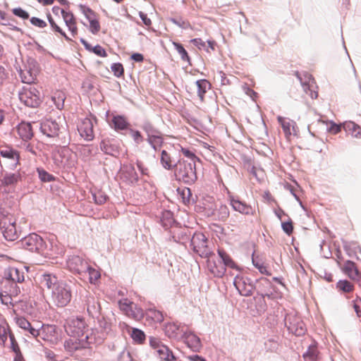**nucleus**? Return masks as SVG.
<instances>
[{"instance_id": "1", "label": "nucleus", "mask_w": 361, "mask_h": 361, "mask_svg": "<svg viewBox=\"0 0 361 361\" xmlns=\"http://www.w3.org/2000/svg\"><path fill=\"white\" fill-rule=\"evenodd\" d=\"M270 281L266 278H261L259 280L254 281L252 279L247 276L237 275L233 280V285L238 290L239 293L245 297L252 295L254 290H257L258 295H262V298H270V295L267 293H262L259 289V286H269Z\"/></svg>"}, {"instance_id": "2", "label": "nucleus", "mask_w": 361, "mask_h": 361, "mask_svg": "<svg viewBox=\"0 0 361 361\" xmlns=\"http://www.w3.org/2000/svg\"><path fill=\"white\" fill-rule=\"evenodd\" d=\"M176 180L186 185H192L197 179L196 164L184 159H179L173 165Z\"/></svg>"}, {"instance_id": "3", "label": "nucleus", "mask_w": 361, "mask_h": 361, "mask_svg": "<svg viewBox=\"0 0 361 361\" xmlns=\"http://www.w3.org/2000/svg\"><path fill=\"white\" fill-rule=\"evenodd\" d=\"M64 328L67 334L71 337L84 338L87 334L92 336L85 319L81 317L69 318Z\"/></svg>"}, {"instance_id": "4", "label": "nucleus", "mask_w": 361, "mask_h": 361, "mask_svg": "<svg viewBox=\"0 0 361 361\" xmlns=\"http://www.w3.org/2000/svg\"><path fill=\"white\" fill-rule=\"evenodd\" d=\"M22 103L31 108L38 107L42 102L41 92L32 85L24 86L18 93Z\"/></svg>"}, {"instance_id": "5", "label": "nucleus", "mask_w": 361, "mask_h": 361, "mask_svg": "<svg viewBox=\"0 0 361 361\" xmlns=\"http://www.w3.org/2000/svg\"><path fill=\"white\" fill-rule=\"evenodd\" d=\"M58 119L49 118L42 120L39 127L42 134L49 138L61 140L60 136L65 132V128L61 123V118Z\"/></svg>"}, {"instance_id": "6", "label": "nucleus", "mask_w": 361, "mask_h": 361, "mask_svg": "<svg viewBox=\"0 0 361 361\" xmlns=\"http://www.w3.org/2000/svg\"><path fill=\"white\" fill-rule=\"evenodd\" d=\"M190 245L193 252L202 258L209 259L212 255H214L208 246L207 238L201 232L193 233L190 239Z\"/></svg>"}, {"instance_id": "7", "label": "nucleus", "mask_w": 361, "mask_h": 361, "mask_svg": "<svg viewBox=\"0 0 361 361\" xmlns=\"http://www.w3.org/2000/svg\"><path fill=\"white\" fill-rule=\"evenodd\" d=\"M20 247L32 252L44 253L47 248L46 242L37 233H30L20 241Z\"/></svg>"}, {"instance_id": "8", "label": "nucleus", "mask_w": 361, "mask_h": 361, "mask_svg": "<svg viewBox=\"0 0 361 361\" xmlns=\"http://www.w3.org/2000/svg\"><path fill=\"white\" fill-rule=\"evenodd\" d=\"M51 298L58 307L66 306L72 298L71 287L63 281L59 282L51 291Z\"/></svg>"}, {"instance_id": "9", "label": "nucleus", "mask_w": 361, "mask_h": 361, "mask_svg": "<svg viewBox=\"0 0 361 361\" xmlns=\"http://www.w3.org/2000/svg\"><path fill=\"white\" fill-rule=\"evenodd\" d=\"M94 337L88 334L84 338L71 337L64 341V348L70 354H73L77 350L86 348L88 345L93 343Z\"/></svg>"}, {"instance_id": "10", "label": "nucleus", "mask_w": 361, "mask_h": 361, "mask_svg": "<svg viewBox=\"0 0 361 361\" xmlns=\"http://www.w3.org/2000/svg\"><path fill=\"white\" fill-rule=\"evenodd\" d=\"M285 326L290 333L296 336L304 335L307 331L304 322L300 317L294 313H288L284 318Z\"/></svg>"}, {"instance_id": "11", "label": "nucleus", "mask_w": 361, "mask_h": 361, "mask_svg": "<svg viewBox=\"0 0 361 361\" xmlns=\"http://www.w3.org/2000/svg\"><path fill=\"white\" fill-rule=\"evenodd\" d=\"M89 263L82 256L78 255H72L68 256L66 259L67 269L73 274H78L81 276L88 269Z\"/></svg>"}, {"instance_id": "12", "label": "nucleus", "mask_w": 361, "mask_h": 361, "mask_svg": "<svg viewBox=\"0 0 361 361\" xmlns=\"http://www.w3.org/2000/svg\"><path fill=\"white\" fill-rule=\"evenodd\" d=\"M0 155L4 159L3 161H0V165H3L9 170H15L19 164L20 155L17 150L12 147H6L0 149Z\"/></svg>"}, {"instance_id": "13", "label": "nucleus", "mask_w": 361, "mask_h": 361, "mask_svg": "<svg viewBox=\"0 0 361 361\" xmlns=\"http://www.w3.org/2000/svg\"><path fill=\"white\" fill-rule=\"evenodd\" d=\"M149 345L155 350V353L161 360L175 361L176 357L169 348L163 344L159 338L149 337Z\"/></svg>"}, {"instance_id": "14", "label": "nucleus", "mask_w": 361, "mask_h": 361, "mask_svg": "<svg viewBox=\"0 0 361 361\" xmlns=\"http://www.w3.org/2000/svg\"><path fill=\"white\" fill-rule=\"evenodd\" d=\"M2 281L11 283V286H14L15 290H10L11 293L18 294L20 292L16 283H21L24 281V273L16 267H10L5 272L4 277L1 279Z\"/></svg>"}, {"instance_id": "15", "label": "nucleus", "mask_w": 361, "mask_h": 361, "mask_svg": "<svg viewBox=\"0 0 361 361\" xmlns=\"http://www.w3.org/2000/svg\"><path fill=\"white\" fill-rule=\"evenodd\" d=\"M120 178L128 185H135L139 180L138 174L132 164H123L120 168Z\"/></svg>"}, {"instance_id": "16", "label": "nucleus", "mask_w": 361, "mask_h": 361, "mask_svg": "<svg viewBox=\"0 0 361 361\" xmlns=\"http://www.w3.org/2000/svg\"><path fill=\"white\" fill-rule=\"evenodd\" d=\"M191 239V233L188 228L174 227L170 231L169 240L176 243L185 245Z\"/></svg>"}, {"instance_id": "17", "label": "nucleus", "mask_w": 361, "mask_h": 361, "mask_svg": "<svg viewBox=\"0 0 361 361\" xmlns=\"http://www.w3.org/2000/svg\"><path fill=\"white\" fill-rule=\"evenodd\" d=\"M297 78L300 82V84L303 88L304 92L308 94L311 98L316 99L318 96L317 92L312 90L314 87V78L312 76L307 73H297Z\"/></svg>"}, {"instance_id": "18", "label": "nucleus", "mask_w": 361, "mask_h": 361, "mask_svg": "<svg viewBox=\"0 0 361 361\" xmlns=\"http://www.w3.org/2000/svg\"><path fill=\"white\" fill-rule=\"evenodd\" d=\"M181 339L186 344L188 348L195 353L200 352L202 348L200 338L192 331H185L181 335Z\"/></svg>"}, {"instance_id": "19", "label": "nucleus", "mask_w": 361, "mask_h": 361, "mask_svg": "<svg viewBox=\"0 0 361 361\" xmlns=\"http://www.w3.org/2000/svg\"><path fill=\"white\" fill-rule=\"evenodd\" d=\"M1 231L6 240L13 241L19 238L20 235L16 228L15 220L9 219L8 224L6 221L4 222V225L1 226Z\"/></svg>"}, {"instance_id": "20", "label": "nucleus", "mask_w": 361, "mask_h": 361, "mask_svg": "<svg viewBox=\"0 0 361 361\" xmlns=\"http://www.w3.org/2000/svg\"><path fill=\"white\" fill-rule=\"evenodd\" d=\"M25 331L27 332L30 334V336L32 338H37L38 337L45 340L44 334L45 333H49L50 335H53L55 334L56 329L54 326H44L42 325L40 327L34 326L31 323L30 324V326L27 329H25Z\"/></svg>"}, {"instance_id": "21", "label": "nucleus", "mask_w": 361, "mask_h": 361, "mask_svg": "<svg viewBox=\"0 0 361 361\" xmlns=\"http://www.w3.org/2000/svg\"><path fill=\"white\" fill-rule=\"evenodd\" d=\"M21 180V174L19 171L15 173L6 172L0 178V187L13 188Z\"/></svg>"}, {"instance_id": "22", "label": "nucleus", "mask_w": 361, "mask_h": 361, "mask_svg": "<svg viewBox=\"0 0 361 361\" xmlns=\"http://www.w3.org/2000/svg\"><path fill=\"white\" fill-rule=\"evenodd\" d=\"M100 149L106 154L118 157L119 154V145L117 141L113 139H105L100 142Z\"/></svg>"}, {"instance_id": "23", "label": "nucleus", "mask_w": 361, "mask_h": 361, "mask_svg": "<svg viewBox=\"0 0 361 361\" xmlns=\"http://www.w3.org/2000/svg\"><path fill=\"white\" fill-rule=\"evenodd\" d=\"M184 326L177 322L167 323L164 326L165 334L170 338H179L183 334Z\"/></svg>"}, {"instance_id": "24", "label": "nucleus", "mask_w": 361, "mask_h": 361, "mask_svg": "<svg viewBox=\"0 0 361 361\" xmlns=\"http://www.w3.org/2000/svg\"><path fill=\"white\" fill-rule=\"evenodd\" d=\"M86 305L89 315L93 319L99 317L102 315L100 304L93 296L90 295L87 297Z\"/></svg>"}, {"instance_id": "25", "label": "nucleus", "mask_w": 361, "mask_h": 361, "mask_svg": "<svg viewBox=\"0 0 361 361\" xmlns=\"http://www.w3.org/2000/svg\"><path fill=\"white\" fill-rule=\"evenodd\" d=\"M123 310L126 311L127 314L136 320L141 319L144 316L143 310L139 307L136 304L133 302H125L122 304Z\"/></svg>"}, {"instance_id": "26", "label": "nucleus", "mask_w": 361, "mask_h": 361, "mask_svg": "<svg viewBox=\"0 0 361 361\" xmlns=\"http://www.w3.org/2000/svg\"><path fill=\"white\" fill-rule=\"evenodd\" d=\"M80 135L86 140H92L94 138L93 125L92 121L85 118L78 126Z\"/></svg>"}, {"instance_id": "27", "label": "nucleus", "mask_w": 361, "mask_h": 361, "mask_svg": "<svg viewBox=\"0 0 361 361\" xmlns=\"http://www.w3.org/2000/svg\"><path fill=\"white\" fill-rule=\"evenodd\" d=\"M58 278L53 274L45 273L40 276L39 282L42 287H47L49 290H53L59 284Z\"/></svg>"}, {"instance_id": "28", "label": "nucleus", "mask_w": 361, "mask_h": 361, "mask_svg": "<svg viewBox=\"0 0 361 361\" xmlns=\"http://www.w3.org/2000/svg\"><path fill=\"white\" fill-rule=\"evenodd\" d=\"M19 136L24 141H27L33 137V131L30 123L21 122L17 128Z\"/></svg>"}, {"instance_id": "29", "label": "nucleus", "mask_w": 361, "mask_h": 361, "mask_svg": "<svg viewBox=\"0 0 361 361\" xmlns=\"http://www.w3.org/2000/svg\"><path fill=\"white\" fill-rule=\"evenodd\" d=\"M207 267L211 274L215 277L222 278L226 271V268L221 264H217L214 261L207 260Z\"/></svg>"}, {"instance_id": "30", "label": "nucleus", "mask_w": 361, "mask_h": 361, "mask_svg": "<svg viewBox=\"0 0 361 361\" xmlns=\"http://www.w3.org/2000/svg\"><path fill=\"white\" fill-rule=\"evenodd\" d=\"M100 277V272L97 269L92 267L90 264H88L87 270L85 273H82L80 279L87 278L90 283L96 284L99 280Z\"/></svg>"}, {"instance_id": "31", "label": "nucleus", "mask_w": 361, "mask_h": 361, "mask_svg": "<svg viewBox=\"0 0 361 361\" xmlns=\"http://www.w3.org/2000/svg\"><path fill=\"white\" fill-rule=\"evenodd\" d=\"M231 205L235 211L243 214H249L252 210L250 206L234 197L231 198Z\"/></svg>"}, {"instance_id": "32", "label": "nucleus", "mask_w": 361, "mask_h": 361, "mask_svg": "<svg viewBox=\"0 0 361 361\" xmlns=\"http://www.w3.org/2000/svg\"><path fill=\"white\" fill-rule=\"evenodd\" d=\"M218 255L223 262V265L226 268L229 267L233 269L239 270V267L237 264L232 259L229 255H228L224 250L219 249Z\"/></svg>"}, {"instance_id": "33", "label": "nucleus", "mask_w": 361, "mask_h": 361, "mask_svg": "<svg viewBox=\"0 0 361 361\" xmlns=\"http://www.w3.org/2000/svg\"><path fill=\"white\" fill-rule=\"evenodd\" d=\"M111 122L116 131L126 130L130 126L126 117L121 115L114 116Z\"/></svg>"}, {"instance_id": "34", "label": "nucleus", "mask_w": 361, "mask_h": 361, "mask_svg": "<svg viewBox=\"0 0 361 361\" xmlns=\"http://www.w3.org/2000/svg\"><path fill=\"white\" fill-rule=\"evenodd\" d=\"M19 75L21 78V81L23 83H26L28 85H31L36 79V73L32 71L30 68H25V69H20Z\"/></svg>"}, {"instance_id": "35", "label": "nucleus", "mask_w": 361, "mask_h": 361, "mask_svg": "<svg viewBox=\"0 0 361 361\" xmlns=\"http://www.w3.org/2000/svg\"><path fill=\"white\" fill-rule=\"evenodd\" d=\"M345 273L353 280H355L360 277V272L355 262L348 260L344 265Z\"/></svg>"}, {"instance_id": "36", "label": "nucleus", "mask_w": 361, "mask_h": 361, "mask_svg": "<svg viewBox=\"0 0 361 361\" xmlns=\"http://www.w3.org/2000/svg\"><path fill=\"white\" fill-rule=\"evenodd\" d=\"M160 222L165 230L171 228L176 223L173 213L169 210L164 211L161 214Z\"/></svg>"}, {"instance_id": "37", "label": "nucleus", "mask_w": 361, "mask_h": 361, "mask_svg": "<svg viewBox=\"0 0 361 361\" xmlns=\"http://www.w3.org/2000/svg\"><path fill=\"white\" fill-rule=\"evenodd\" d=\"M343 128L354 137H358L361 135V127L355 122L345 121L343 123Z\"/></svg>"}, {"instance_id": "38", "label": "nucleus", "mask_w": 361, "mask_h": 361, "mask_svg": "<svg viewBox=\"0 0 361 361\" xmlns=\"http://www.w3.org/2000/svg\"><path fill=\"white\" fill-rule=\"evenodd\" d=\"M229 216V210L226 205L220 204L216 207L213 219L216 221H225Z\"/></svg>"}, {"instance_id": "39", "label": "nucleus", "mask_w": 361, "mask_h": 361, "mask_svg": "<svg viewBox=\"0 0 361 361\" xmlns=\"http://www.w3.org/2000/svg\"><path fill=\"white\" fill-rule=\"evenodd\" d=\"M196 85L197 87V95L202 100L204 94L211 87L209 82L205 79H201L196 81Z\"/></svg>"}, {"instance_id": "40", "label": "nucleus", "mask_w": 361, "mask_h": 361, "mask_svg": "<svg viewBox=\"0 0 361 361\" xmlns=\"http://www.w3.org/2000/svg\"><path fill=\"white\" fill-rule=\"evenodd\" d=\"M319 351L315 344L310 345L307 351L303 354V357L306 360L317 361L318 358Z\"/></svg>"}, {"instance_id": "41", "label": "nucleus", "mask_w": 361, "mask_h": 361, "mask_svg": "<svg viewBox=\"0 0 361 361\" xmlns=\"http://www.w3.org/2000/svg\"><path fill=\"white\" fill-rule=\"evenodd\" d=\"M142 129L145 132L147 138L153 137L161 133V132L149 121H145L142 123Z\"/></svg>"}, {"instance_id": "42", "label": "nucleus", "mask_w": 361, "mask_h": 361, "mask_svg": "<svg viewBox=\"0 0 361 361\" xmlns=\"http://www.w3.org/2000/svg\"><path fill=\"white\" fill-rule=\"evenodd\" d=\"M160 162L161 166L166 170H171L173 169L174 164H172L171 156L164 149L161 152Z\"/></svg>"}, {"instance_id": "43", "label": "nucleus", "mask_w": 361, "mask_h": 361, "mask_svg": "<svg viewBox=\"0 0 361 361\" xmlns=\"http://www.w3.org/2000/svg\"><path fill=\"white\" fill-rule=\"evenodd\" d=\"M168 20L171 22L173 24L176 26L180 27L183 30H187L191 28V25L188 20L183 19L182 17H170Z\"/></svg>"}, {"instance_id": "44", "label": "nucleus", "mask_w": 361, "mask_h": 361, "mask_svg": "<svg viewBox=\"0 0 361 361\" xmlns=\"http://www.w3.org/2000/svg\"><path fill=\"white\" fill-rule=\"evenodd\" d=\"M95 319L102 333L107 334L111 331V323L102 314Z\"/></svg>"}, {"instance_id": "45", "label": "nucleus", "mask_w": 361, "mask_h": 361, "mask_svg": "<svg viewBox=\"0 0 361 361\" xmlns=\"http://www.w3.org/2000/svg\"><path fill=\"white\" fill-rule=\"evenodd\" d=\"M172 44L173 45L175 49L178 51V53L180 56V59L183 61H187L189 63H190V56H188V54L187 51L185 50V49L183 47V46L180 43L176 42H173Z\"/></svg>"}, {"instance_id": "46", "label": "nucleus", "mask_w": 361, "mask_h": 361, "mask_svg": "<svg viewBox=\"0 0 361 361\" xmlns=\"http://www.w3.org/2000/svg\"><path fill=\"white\" fill-rule=\"evenodd\" d=\"M180 195L183 200V202L185 204H190L195 202V200L192 197L191 190L189 188H184L180 192Z\"/></svg>"}, {"instance_id": "47", "label": "nucleus", "mask_w": 361, "mask_h": 361, "mask_svg": "<svg viewBox=\"0 0 361 361\" xmlns=\"http://www.w3.org/2000/svg\"><path fill=\"white\" fill-rule=\"evenodd\" d=\"M217 205L214 202H204L203 206V212L205 216L207 217L214 218L216 209Z\"/></svg>"}, {"instance_id": "48", "label": "nucleus", "mask_w": 361, "mask_h": 361, "mask_svg": "<svg viewBox=\"0 0 361 361\" xmlns=\"http://www.w3.org/2000/svg\"><path fill=\"white\" fill-rule=\"evenodd\" d=\"M92 197L97 204L102 205L108 200V196L102 190H97L92 192Z\"/></svg>"}, {"instance_id": "49", "label": "nucleus", "mask_w": 361, "mask_h": 361, "mask_svg": "<svg viewBox=\"0 0 361 361\" xmlns=\"http://www.w3.org/2000/svg\"><path fill=\"white\" fill-rule=\"evenodd\" d=\"M48 21L51 27L52 30L60 35H61L67 41H71V39L66 35V34L63 31V30L56 25L52 17L50 14L47 16Z\"/></svg>"}, {"instance_id": "50", "label": "nucleus", "mask_w": 361, "mask_h": 361, "mask_svg": "<svg viewBox=\"0 0 361 361\" xmlns=\"http://www.w3.org/2000/svg\"><path fill=\"white\" fill-rule=\"evenodd\" d=\"M131 338L135 342L142 343L145 339V334L142 330L135 328L132 331Z\"/></svg>"}, {"instance_id": "51", "label": "nucleus", "mask_w": 361, "mask_h": 361, "mask_svg": "<svg viewBox=\"0 0 361 361\" xmlns=\"http://www.w3.org/2000/svg\"><path fill=\"white\" fill-rule=\"evenodd\" d=\"M337 288L345 293H350L353 290V284L347 280H340L337 283Z\"/></svg>"}, {"instance_id": "52", "label": "nucleus", "mask_w": 361, "mask_h": 361, "mask_svg": "<svg viewBox=\"0 0 361 361\" xmlns=\"http://www.w3.org/2000/svg\"><path fill=\"white\" fill-rule=\"evenodd\" d=\"M37 172L39 178L42 182H51L55 179L53 175L42 169H37Z\"/></svg>"}, {"instance_id": "53", "label": "nucleus", "mask_w": 361, "mask_h": 361, "mask_svg": "<svg viewBox=\"0 0 361 361\" xmlns=\"http://www.w3.org/2000/svg\"><path fill=\"white\" fill-rule=\"evenodd\" d=\"M61 15L66 26L76 23L74 15L71 12L61 11Z\"/></svg>"}, {"instance_id": "54", "label": "nucleus", "mask_w": 361, "mask_h": 361, "mask_svg": "<svg viewBox=\"0 0 361 361\" xmlns=\"http://www.w3.org/2000/svg\"><path fill=\"white\" fill-rule=\"evenodd\" d=\"M9 332L12 331L7 324H0V338L4 344L7 340L8 336H9Z\"/></svg>"}, {"instance_id": "55", "label": "nucleus", "mask_w": 361, "mask_h": 361, "mask_svg": "<svg viewBox=\"0 0 361 361\" xmlns=\"http://www.w3.org/2000/svg\"><path fill=\"white\" fill-rule=\"evenodd\" d=\"M111 71L116 77L120 78L123 75L124 69L121 63H114L111 66Z\"/></svg>"}, {"instance_id": "56", "label": "nucleus", "mask_w": 361, "mask_h": 361, "mask_svg": "<svg viewBox=\"0 0 361 361\" xmlns=\"http://www.w3.org/2000/svg\"><path fill=\"white\" fill-rule=\"evenodd\" d=\"M298 185L296 184L295 186L294 185H292L289 183H287L286 185H285V188L288 190L290 191V192L293 195V196L295 197V199L299 202L300 205L303 208H304V206L302 205V203L300 200V199L299 198L298 195H297V188H298Z\"/></svg>"}, {"instance_id": "57", "label": "nucleus", "mask_w": 361, "mask_h": 361, "mask_svg": "<svg viewBox=\"0 0 361 361\" xmlns=\"http://www.w3.org/2000/svg\"><path fill=\"white\" fill-rule=\"evenodd\" d=\"M184 156L187 158L188 161H194L196 164L197 161H200V159L189 149L182 148L181 149Z\"/></svg>"}, {"instance_id": "58", "label": "nucleus", "mask_w": 361, "mask_h": 361, "mask_svg": "<svg viewBox=\"0 0 361 361\" xmlns=\"http://www.w3.org/2000/svg\"><path fill=\"white\" fill-rule=\"evenodd\" d=\"M252 264L253 265L259 270V271L265 275H270L271 274L267 271V267L264 266L263 264L260 263L259 261H257L254 255H252Z\"/></svg>"}, {"instance_id": "59", "label": "nucleus", "mask_w": 361, "mask_h": 361, "mask_svg": "<svg viewBox=\"0 0 361 361\" xmlns=\"http://www.w3.org/2000/svg\"><path fill=\"white\" fill-rule=\"evenodd\" d=\"M12 13L16 16H18V18H22L23 20H27L30 17L29 13L26 11L21 8L20 7L13 8L12 10Z\"/></svg>"}, {"instance_id": "60", "label": "nucleus", "mask_w": 361, "mask_h": 361, "mask_svg": "<svg viewBox=\"0 0 361 361\" xmlns=\"http://www.w3.org/2000/svg\"><path fill=\"white\" fill-rule=\"evenodd\" d=\"M281 228L285 233L290 235L293 231V226L292 220L289 218L287 221L282 222Z\"/></svg>"}, {"instance_id": "61", "label": "nucleus", "mask_w": 361, "mask_h": 361, "mask_svg": "<svg viewBox=\"0 0 361 361\" xmlns=\"http://www.w3.org/2000/svg\"><path fill=\"white\" fill-rule=\"evenodd\" d=\"M129 131H130V133L131 134V136H132L134 142L136 144L139 145L143 142L144 138L139 130H134L133 128H130Z\"/></svg>"}, {"instance_id": "62", "label": "nucleus", "mask_w": 361, "mask_h": 361, "mask_svg": "<svg viewBox=\"0 0 361 361\" xmlns=\"http://www.w3.org/2000/svg\"><path fill=\"white\" fill-rule=\"evenodd\" d=\"M15 320L17 326L23 330L30 326V322L23 317H17L15 318Z\"/></svg>"}, {"instance_id": "63", "label": "nucleus", "mask_w": 361, "mask_h": 361, "mask_svg": "<svg viewBox=\"0 0 361 361\" xmlns=\"http://www.w3.org/2000/svg\"><path fill=\"white\" fill-rule=\"evenodd\" d=\"M147 142L149 144V145H159V146H161L163 142H164V140H163V137L161 136V133L153 137H151V138H147Z\"/></svg>"}, {"instance_id": "64", "label": "nucleus", "mask_w": 361, "mask_h": 361, "mask_svg": "<svg viewBox=\"0 0 361 361\" xmlns=\"http://www.w3.org/2000/svg\"><path fill=\"white\" fill-rule=\"evenodd\" d=\"M133 357L129 351L126 350L120 353L117 361H133Z\"/></svg>"}]
</instances>
